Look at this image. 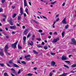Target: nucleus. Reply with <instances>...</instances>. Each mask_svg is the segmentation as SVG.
Listing matches in <instances>:
<instances>
[{"label": "nucleus", "mask_w": 76, "mask_h": 76, "mask_svg": "<svg viewBox=\"0 0 76 76\" xmlns=\"http://www.w3.org/2000/svg\"><path fill=\"white\" fill-rule=\"evenodd\" d=\"M18 43V41L15 42L14 44H12L11 45V46L12 47H13V48H16V45H17Z\"/></svg>", "instance_id": "obj_1"}, {"label": "nucleus", "mask_w": 76, "mask_h": 76, "mask_svg": "<svg viewBox=\"0 0 76 76\" xmlns=\"http://www.w3.org/2000/svg\"><path fill=\"white\" fill-rule=\"evenodd\" d=\"M59 40V38H58L56 39H54L52 41V42L53 43H56V42H57Z\"/></svg>", "instance_id": "obj_2"}, {"label": "nucleus", "mask_w": 76, "mask_h": 76, "mask_svg": "<svg viewBox=\"0 0 76 76\" xmlns=\"http://www.w3.org/2000/svg\"><path fill=\"white\" fill-rule=\"evenodd\" d=\"M8 49H9V47H8V45H6L5 46V53L6 54H7V50H8Z\"/></svg>", "instance_id": "obj_3"}, {"label": "nucleus", "mask_w": 76, "mask_h": 76, "mask_svg": "<svg viewBox=\"0 0 76 76\" xmlns=\"http://www.w3.org/2000/svg\"><path fill=\"white\" fill-rule=\"evenodd\" d=\"M72 42H71V44H73L74 45H76V41H75V40L74 39H72Z\"/></svg>", "instance_id": "obj_4"}, {"label": "nucleus", "mask_w": 76, "mask_h": 76, "mask_svg": "<svg viewBox=\"0 0 76 76\" xmlns=\"http://www.w3.org/2000/svg\"><path fill=\"white\" fill-rule=\"evenodd\" d=\"M0 55H1V56H3V55H4L3 50L1 48H0Z\"/></svg>", "instance_id": "obj_5"}, {"label": "nucleus", "mask_w": 76, "mask_h": 76, "mask_svg": "<svg viewBox=\"0 0 76 76\" xmlns=\"http://www.w3.org/2000/svg\"><path fill=\"white\" fill-rule=\"evenodd\" d=\"M20 13L21 14H19V15L20 16L21 15H23V9H22V8L21 7L20 9Z\"/></svg>", "instance_id": "obj_6"}, {"label": "nucleus", "mask_w": 76, "mask_h": 76, "mask_svg": "<svg viewBox=\"0 0 76 76\" xmlns=\"http://www.w3.org/2000/svg\"><path fill=\"white\" fill-rule=\"evenodd\" d=\"M10 28L11 29H16V26H10Z\"/></svg>", "instance_id": "obj_7"}, {"label": "nucleus", "mask_w": 76, "mask_h": 76, "mask_svg": "<svg viewBox=\"0 0 76 76\" xmlns=\"http://www.w3.org/2000/svg\"><path fill=\"white\" fill-rule=\"evenodd\" d=\"M66 59H67V58L66 57L64 56V55H63L62 56L61 60H66Z\"/></svg>", "instance_id": "obj_8"}, {"label": "nucleus", "mask_w": 76, "mask_h": 76, "mask_svg": "<svg viewBox=\"0 0 76 76\" xmlns=\"http://www.w3.org/2000/svg\"><path fill=\"white\" fill-rule=\"evenodd\" d=\"M24 7H26V6H28V4H27V2H26V0H24Z\"/></svg>", "instance_id": "obj_9"}, {"label": "nucleus", "mask_w": 76, "mask_h": 76, "mask_svg": "<svg viewBox=\"0 0 76 76\" xmlns=\"http://www.w3.org/2000/svg\"><path fill=\"white\" fill-rule=\"evenodd\" d=\"M62 22L63 23H64L65 24H66L67 23V22L66 21V18H64V19L62 20Z\"/></svg>", "instance_id": "obj_10"}, {"label": "nucleus", "mask_w": 76, "mask_h": 76, "mask_svg": "<svg viewBox=\"0 0 76 76\" xmlns=\"http://www.w3.org/2000/svg\"><path fill=\"white\" fill-rule=\"evenodd\" d=\"M28 29H26L24 31V33H25V35H26V34H28Z\"/></svg>", "instance_id": "obj_11"}, {"label": "nucleus", "mask_w": 76, "mask_h": 76, "mask_svg": "<svg viewBox=\"0 0 76 76\" xmlns=\"http://www.w3.org/2000/svg\"><path fill=\"white\" fill-rule=\"evenodd\" d=\"M13 66H14L15 67H19V66H18L17 64H14V63H13Z\"/></svg>", "instance_id": "obj_12"}, {"label": "nucleus", "mask_w": 76, "mask_h": 76, "mask_svg": "<svg viewBox=\"0 0 76 76\" xmlns=\"http://www.w3.org/2000/svg\"><path fill=\"white\" fill-rule=\"evenodd\" d=\"M10 22L11 25H13V23L12 22V19H10Z\"/></svg>", "instance_id": "obj_13"}, {"label": "nucleus", "mask_w": 76, "mask_h": 76, "mask_svg": "<svg viewBox=\"0 0 76 76\" xmlns=\"http://www.w3.org/2000/svg\"><path fill=\"white\" fill-rule=\"evenodd\" d=\"M55 62L53 61L51 63V65L52 66H55Z\"/></svg>", "instance_id": "obj_14"}, {"label": "nucleus", "mask_w": 76, "mask_h": 76, "mask_svg": "<svg viewBox=\"0 0 76 76\" xmlns=\"http://www.w3.org/2000/svg\"><path fill=\"white\" fill-rule=\"evenodd\" d=\"M31 57V55H28L27 56H25V58H27V57Z\"/></svg>", "instance_id": "obj_15"}, {"label": "nucleus", "mask_w": 76, "mask_h": 76, "mask_svg": "<svg viewBox=\"0 0 76 76\" xmlns=\"http://www.w3.org/2000/svg\"><path fill=\"white\" fill-rule=\"evenodd\" d=\"M28 9L27 7H26L25 9V12L27 13V14L28 15Z\"/></svg>", "instance_id": "obj_16"}, {"label": "nucleus", "mask_w": 76, "mask_h": 76, "mask_svg": "<svg viewBox=\"0 0 76 76\" xmlns=\"http://www.w3.org/2000/svg\"><path fill=\"white\" fill-rule=\"evenodd\" d=\"M56 21H55L53 23L52 25V26L53 28H55V26H54V25H55V23H56Z\"/></svg>", "instance_id": "obj_17"}, {"label": "nucleus", "mask_w": 76, "mask_h": 76, "mask_svg": "<svg viewBox=\"0 0 76 76\" xmlns=\"http://www.w3.org/2000/svg\"><path fill=\"white\" fill-rule=\"evenodd\" d=\"M11 70H12V71L13 72H12V73H15V69H14L13 68H12L11 69Z\"/></svg>", "instance_id": "obj_18"}, {"label": "nucleus", "mask_w": 76, "mask_h": 76, "mask_svg": "<svg viewBox=\"0 0 76 76\" xmlns=\"http://www.w3.org/2000/svg\"><path fill=\"white\" fill-rule=\"evenodd\" d=\"M23 39L24 40V42H25V41H26V37L25 36H24L23 37Z\"/></svg>", "instance_id": "obj_19"}, {"label": "nucleus", "mask_w": 76, "mask_h": 76, "mask_svg": "<svg viewBox=\"0 0 76 76\" xmlns=\"http://www.w3.org/2000/svg\"><path fill=\"white\" fill-rule=\"evenodd\" d=\"M65 34V32L64 31L62 32V34H61L63 38V37H64V34Z\"/></svg>", "instance_id": "obj_20"}, {"label": "nucleus", "mask_w": 76, "mask_h": 76, "mask_svg": "<svg viewBox=\"0 0 76 76\" xmlns=\"http://www.w3.org/2000/svg\"><path fill=\"white\" fill-rule=\"evenodd\" d=\"M32 75H33V74L31 73H29V74H27V76H32Z\"/></svg>", "instance_id": "obj_21"}, {"label": "nucleus", "mask_w": 76, "mask_h": 76, "mask_svg": "<svg viewBox=\"0 0 76 76\" xmlns=\"http://www.w3.org/2000/svg\"><path fill=\"white\" fill-rule=\"evenodd\" d=\"M4 76H9V75L6 72H5L4 74Z\"/></svg>", "instance_id": "obj_22"}, {"label": "nucleus", "mask_w": 76, "mask_h": 76, "mask_svg": "<svg viewBox=\"0 0 76 76\" xmlns=\"http://www.w3.org/2000/svg\"><path fill=\"white\" fill-rule=\"evenodd\" d=\"M65 63H68V64H70V61H65Z\"/></svg>", "instance_id": "obj_23"}, {"label": "nucleus", "mask_w": 76, "mask_h": 76, "mask_svg": "<svg viewBox=\"0 0 76 76\" xmlns=\"http://www.w3.org/2000/svg\"><path fill=\"white\" fill-rule=\"evenodd\" d=\"M31 43H29V44L31 46H32V45H34V43L32 41H31Z\"/></svg>", "instance_id": "obj_24"}, {"label": "nucleus", "mask_w": 76, "mask_h": 76, "mask_svg": "<svg viewBox=\"0 0 76 76\" xmlns=\"http://www.w3.org/2000/svg\"><path fill=\"white\" fill-rule=\"evenodd\" d=\"M21 63H22V64H26V62H25L24 61H21Z\"/></svg>", "instance_id": "obj_25"}, {"label": "nucleus", "mask_w": 76, "mask_h": 76, "mask_svg": "<svg viewBox=\"0 0 76 76\" xmlns=\"http://www.w3.org/2000/svg\"><path fill=\"white\" fill-rule=\"evenodd\" d=\"M9 63L10 64H12L13 63V59H12L11 60L9 61Z\"/></svg>", "instance_id": "obj_26"}, {"label": "nucleus", "mask_w": 76, "mask_h": 76, "mask_svg": "<svg viewBox=\"0 0 76 76\" xmlns=\"http://www.w3.org/2000/svg\"><path fill=\"white\" fill-rule=\"evenodd\" d=\"M53 75V72H50L49 74V76H52Z\"/></svg>", "instance_id": "obj_27"}, {"label": "nucleus", "mask_w": 76, "mask_h": 76, "mask_svg": "<svg viewBox=\"0 0 76 76\" xmlns=\"http://www.w3.org/2000/svg\"><path fill=\"white\" fill-rule=\"evenodd\" d=\"M32 40H34L35 39V35H33L31 37Z\"/></svg>", "instance_id": "obj_28"}, {"label": "nucleus", "mask_w": 76, "mask_h": 76, "mask_svg": "<svg viewBox=\"0 0 76 76\" xmlns=\"http://www.w3.org/2000/svg\"><path fill=\"white\" fill-rule=\"evenodd\" d=\"M64 67H65L67 68V69H69V67L68 66H67L66 65H64Z\"/></svg>", "instance_id": "obj_29"}, {"label": "nucleus", "mask_w": 76, "mask_h": 76, "mask_svg": "<svg viewBox=\"0 0 76 76\" xmlns=\"http://www.w3.org/2000/svg\"><path fill=\"white\" fill-rule=\"evenodd\" d=\"M33 22H35V23H36L37 24H38V23H39V22H38L36 21V20H33Z\"/></svg>", "instance_id": "obj_30"}, {"label": "nucleus", "mask_w": 76, "mask_h": 76, "mask_svg": "<svg viewBox=\"0 0 76 76\" xmlns=\"http://www.w3.org/2000/svg\"><path fill=\"white\" fill-rule=\"evenodd\" d=\"M63 76H67V73H64L63 74Z\"/></svg>", "instance_id": "obj_31"}, {"label": "nucleus", "mask_w": 76, "mask_h": 76, "mask_svg": "<svg viewBox=\"0 0 76 76\" xmlns=\"http://www.w3.org/2000/svg\"><path fill=\"white\" fill-rule=\"evenodd\" d=\"M20 19H21V17L18 16V20H20Z\"/></svg>", "instance_id": "obj_32"}, {"label": "nucleus", "mask_w": 76, "mask_h": 76, "mask_svg": "<svg viewBox=\"0 0 76 76\" xmlns=\"http://www.w3.org/2000/svg\"><path fill=\"white\" fill-rule=\"evenodd\" d=\"M31 36V34H28L27 35V38H29V37H30Z\"/></svg>", "instance_id": "obj_33"}, {"label": "nucleus", "mask_w": 76, "mask_h": 76, "mask_svg": "<svg viewBox=\"0 0 76 76\" xmlns=\"http://www.w3.org/2000/svg\"><path fill=\"white\" fill-rule=\"evenodd\" d=\"M57 3V1H55V2H52L50 3V4H55V3Z\"/></svg>", "instance_id": "obj_34"}, {"label": "nucleus", "mask_w": 76, "mask_h": 76, "mask_svg": "<svg viewBox=\"0 0 76 76\" xmlns=\"http://www.w3.org/2000/svg\"><path fill=\"white\" fill-rule=\"evenodd\" d=\"M44 48L45 50H47V49H48V47H47V46H44Z\"/></svg>", "instance_id": "obj_35"}, {"label": "nucleus", "mask_w": 76, "mask_h": 76, "mask_svg": "<svg viewBox=\"0 0 76 76\" xmlns=\"http://www.w3.org/2000/svg\"><path fill=\"white\" fill-rule=\"evenodd\" d=\"M69 26V25H67L65 26V28L66 29H67L68 28V27Z\"/></svg>", "instance_id": "obj_36"}, {"label": "nucleus", "mask_w": 76, "mask_h": 76, "mask_svg": "<svg viewBox=\"0 0 76 76\" xmlns=\"http://www.w3.org/2000/svg\"><path fill=\"white\" fill-rule=\"evenodd\" d=\"M16 16V14H14L13 15V16L12 17L13 18H15Z\"/></svg>", "instance_id": "obj_37"}, {"label": "nucleus", "mask_w": 76, "mask_h": 76, "mask_svg": "<svg viewBox=\"0 0 76 76\" xmlns=\"http://www.w3.org/2000/svg\"><path fill=\"white\" fill-rule=\"evenodd\" d=\"M3 9H2V8H0V13L3 12Z\"/></svg>", "instance_id": "obj_38"}, {"label": "nucleus", "mask_w": 76, "mask_h": 76, "mask_svg": "<svg viewBox=\"0 0 76 76\" xmlns=\"http://www.w3.org/2000/svg\"><path fill=\"white\" fill-rule=\"evenodd\" d=\"M33 52H34V53H35V54H38V52H36V51L33 50Z\"/></svg>", "instance_id": "obj_39"}, {"label": "nucleus", "mask_w": 76, "mask_h": 76, "mask_svg": "<svg viewBox=\"0 0 76 76\" xmlns=\"http://www.w3.org/2000/svg\"><path fill=\"white\" fill-rule=\"evenodd\" d=\"M42 18H44V19H46V20H48L47 18H46L44 16H42Z\"/></svg>", "instance_id": "obj_40"}, {"label": "nucleus", "mask_w": 76, "mask_h": 76, "mask_svg": "<svg viewBox=\"0 0 76 76\" xmlns=\"http://www.w3.org/2000/svg\"><path fill=\"white\" fill-rule=\"evenodd\" d=\"M18 48L19 49H21V48H22V47L20 46V45H18Z\"/></svg>", "instance_id": "obj_41"}, {"label": "nucleus", "mask_w": 76, "mask_h": 76, "mask_svg": "<svg viewBox=\"0 0 76 76\" xmlns=\"http://www.w3.org/2000/svg\"><path fill=\"white\" fill-rule=\"evenodd\" d=\"M21 73V70L20 69L19 71L18 72V74H20Z\"/></svg>", "instance_id": "obj_42"}, {"label": "nucleus", "mask_w": 76, "mask_h": 76, "mask_svg": "<svg viewBox=\"0 0 76 76\" xmlns=\"http://www.w3.org/2000/svg\"><path fill=\"white\" fill-rule=\"evenodd\" d=\"M39 33H41V32H42V30L40 29L39 30Z\"/></svg>", "instance_id": "obj_43"}, {"label": "nucleus", "mask_w": 76, "mask_h": 76, "mask_svg": "<svg viewBox=\"0 0 76 76\" xmlns=\"http://www.w3.org/2000/svg\"><path fill=\"white\" fill-rule=\"evenodd\" d=\"M50 54L51 55H55V54H56V53H53L52 52H51L50 53Z\"/></svg>", "instance_id": "obj_44"}, {"label": "nucleus", "mask_w": 76, "mask_h": 76, "mask_svg": "<svg viewBox=\"0 0 76 76\" xmlns=\"http://www.w3.org/2000/svg\"><path fill=\"white\" fill-rule=\"evenodd\" d=\"M59 20H60V19L58 18L56 20V22H58V21H59Z\"/></svg>", "instance_id": "obj_45"}, {"label": "nucleus", "mask_w": 76, "mask_h": 76, "mask_svg": "<svg viewBox=\"0 0 76 76\" xmlns=\"http://www.w3.org/2000/svg\"><path fill=\"white\" fill-rule=\"evenodd\" d=\"M37 40H38V41H41V39L40 38H37Z\"/></svg>", "instance_id": "obj_46"}, {"label": "nucleus", "mask_w": 76, "mask_h": 76, "mask_svg": "<svg viewBox=\"0 0 76 76\" xmlns=\"http://www.w3.org/2000/svg\"><path fill=\"white\" fill-rule=\"evenodd\" d=\"M7 66H8V67H12V66H10V65H9V64H7Z\"/></svg>", "instance_id": "obj_47"}, {"label": "nucleus", "mask_w": 76, "mask_h": 76, "mask_svg": "<svg viewBox=\"0 0 76 76\" xmlns=\"http://www.w3.org/2000/svg\"><path fill=\"white\" fill-rule=\"evenodd\" d=\"M37 47L38 48H40L41 47V46H40V45H37Z\"/></svg>", "instance_id": "obj_48"}, {"label": "nucleus", "mask_w": 76, "mask_h": 76, "mask_svg": "<svg viewBox=\"0 0 76 76\" xmlns=\"http://www.w3.org/2000/svg\"><path fill=\"white\" fill-rule=\"evenodd\" d=\"M0 65H1V67L4 66V64H0Z\"/></svg>", "instance_id": "obj_49"}, {"label": "nucleus", "mask_w": 76, "mask_h": 76, "mask_svg": "<svg viewBox=\"0 0 76 76\" xmlns=\"http://www.w3.org/2000/svg\"><path fill=\"white\" fill-rule=\"evenodd\" d=\"M75 72H76V71H71V73H75Z\"/></svg>", "instance_id": "obj_50"}, {"label": "nucleus", "mask_w": 76, "mask_h": 76, "mask_svg": "<svg viewBox=\"0 0 76 76\" xmlns=\"http://www.w3.org/2000/svg\"><path fill=\"white\" fill-rule=\"evenodd\" d=\"M5 1V0H2L1 2L2 3H4Z\"/></svg>", "instance_id": "obj_51"}, {"label": "nucleus", "mask_w": 76, "mask_h": 76, "mask_svg": "<svg viewBox=\"0 0 76 76\" xmlns=\"http://www.w3.org/2000/svg\"><path fill=\"white\" fill-rule=\"evenodd\" d=\"M23 15L24 16V17H26V13H24L23 14Z\"/></svg>", "instance_id": "obj_52"}, {"label": "nucleus", "mask_w": 76, "mask_h": 76, "mask_svg": "<svg viewBox=\"0 0 76 76\" xmlns=\"http://www.w3.org/2000/svg\"><path fill=\"white\" fill-rule=\"evenodd\" d=\"M18 63H19V64H20V61H17Z\"/></svg>", "instance_id": "obj_53"}, {"label": "nucleus", "mask_w": 76, "mask_h": 76, "mask_svg": "<svg viewBox=\"0 0 76 76\" xmlns=\"http://www.w3.org/2000/svg\"><path fill=\"white\" fill-rule=\"evenodd\" d=\"M7 54H8V55H10V53H8L7 52V53H6Z\"/></svg>", "instance_id": "obj_54"}, {"label": "nucleus", "mask_w": 76, "mask_h": 76, "mask_svg": "<svg viewBox=\"0 0 76 76\" xmlns=\"http://www.w3.org/2000/svg\"><path fill=\"white\" fill-rule=\"evenodd\" d=\"M28 3L30 5V6H32V5L31 4V2H29Z\"/></svg>", "instance_id": "obj_55"}, {"label": "nucleus", "mask_w": 76, "mask_h": 76, "mask_svg": "<svg viewBox=\"0 0 76 76\" xmlns=\"http://www.w3.org/2000/svg\"><path fill=\"white\" fill-rule=\"evenodd\" d=\"M51 38V36H49L48 37V38L49 39H50Z\"/></svg>", "instance_id": "obj_56"}, {"label": "nucleus", "mask_w": 76, "mask_h": 76, "mask_svg": "<svg viewBox=\"0 0 76 76\" xmlns=\"http://www.w3.org/2000/svg\"><path fill=\"white\" fill-rule=\"evenodd\" d=\"M64 5H65V3L64 2L62 4V6H64Z\"/></svg>", "instance_id": "obj_57"}, {"label": "nucleus", "mask_w": 76, "mask_h": 76, "mask_svg": "<svg viewBox=\"0 0 76 76\" xmlns=\"http://www.w3.org/2000/svg\"><path fill=\"white\" fill-rule=\"evenodd\" d=\"M45 44V43L44 42H42V45H44Z\"/></svg>", "instance_id": "obj_58"}, {"label": "nucleus", "mask_w": 76, "mask_h": 76, "mask_svg": "<svg viewBox=\"0 0 76 76\" xmlns=\"http://www.w3.org/2000/svg\"><path fill=\"white\" fill-rule=\"evenodd\" d=\"M2 16H3L4 17H6V15H4V14H3Z\"/></svg>", "instance_id": "obj_59"}, {"label": "nucleus", "mask_w": 76, "mask_h": 76, "mask_svg": "<svg viewBox=\"0 0 76 76\" xmlns=\"http://www.w3.org/2000/svg\"><path fill=\"white\" fill-rule=\"evenodd\" d=\"M17 25L18 26H19L20 25L18 23H17Z\"/></svg>", "instance_id": "obj_60"}, {"label": "nucleus", "mask_w": 76, "mask_h": 76, "mask_svg": "<svg viewBox=\"0 0 76 76\" xmlns=\"http://www.w3.org/2000/svg\"><path fill=\"white\" fill-rule=\"evenodd\" d=\"M26 60H30V58H26Z\"/></svg>", "instance_id": "obj_61"}, {"label": "nucleus", "mask_w": 76, "mask_h": 76, "mask_svg": "<svg viewBox=\"0 0 76 76\" xmlns=\"http://www.w3.org/2000/svg\"><path fill=\"white\" fill-rule=\"evenodd\" d=\"M23 29H25V26H23Z\"/></svg>", "instance_id": "obj_62"}, {"label": "nucleus", "mask_w": 76, "mask_h": 76, "mask_svg": "<svg viewBox=\"0 0 76 76\" xmlns=\"http://www.w3.org/2000/svg\"><path fill=\"white\" fill-rule=\"evenodd\" d=\"M11 75L12 76H15V75H14L12 73H11Z\"/></svg>", "instance_id": "obj_63"}, {"label": "nucleus", "mask_w": 76, "mask_h": 76, "mask_svg": "<svg viewBox=\"0 0 76 76\" xmlns=\"http://www.w3.org/2000/svg\"><path fill=\"white\" fill-rule=\"evenodd\" d=\"M58 76H63V74H61V75H59Z\"/></svg>", "instance_id": "obj_64"}]
</instances>
